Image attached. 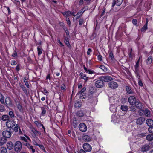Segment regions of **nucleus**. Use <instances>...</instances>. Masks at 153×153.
<instances>
[{
  "mask_svg": "<svg viewBox=\"0 0 153 153\" xmlns=\"http://www.w3.org/2000/svg\"><path fill=\"white\" fill-rule=\"evenodd\" d=\"M84 22V20L83 19H80L79 21V25H81Z\"/></svg>",
  "mask_w": 153,
  "mask_h": 153,
  "instance_id": "13d9d810",
  "label": "nucleus"
},
{
  "mask_svg": "<svg viewBox=\"0 0 153 153\" xmlns=\"http://www.w3.org/2000/svg\"><path fill=\"white\" fill-rule=\"evenodd\" d=\"M7 151V149L5 147H1L0 149L1 153H6Z\"/></svg>",
  "mask_w": 153,
  "mask_h": 153,
  "instance_id": "f704fd0d",
  "label": "nucleus"
},
{
  "mask_svg": "<svg viewBox=\"0 0 153 153\" xmlns=\"http://www.w3.org/2000/svg\"><path fill=\"white\" fill-rule=\"evenodd\" d=\"M145 119L143 117H140L138 118L137 120V123L139 125H141L145 121Z\"/></svg>",
  "mask_w": 153,
  "mask_h": 153,
  "instance_id": "2eb2a0df",
  "label": "nucleus"
},
{
  "mask_svg": "<svg viewBox=\"0 0 153 153\" xmlns=\"http://www.w3.org/2000/svg\"><path fill=\"white\" fill-rule=\"evenodd\" d=\"M14 149L16 152H19L22 148V144L20 141L16 142L14 144Z\"/></svg>",
  "mask_w": 153,
  "mask_h": 153,
  "instance_id": "f257e3e1",
  "label": "nucleus"
},
{
  "mask_svg": "<svg viewBox=\"0 0 153 153\" xmlns=\"http://www.w3.org/2000/svg\"><path fill=\"white\" fill-rule=\"evenodd\" d=\"M16 124L15 123L13 120H9L7 121L6 125L8 128H11L13 127Z\"/></svg>",
  "mask_w": 153,
  "mask_h": 153,
  "instance_id": "6e6552de",
  "label": "nucleus"
},
{
  "mask_svg": "<svg viewBox=\"0 0 153 153\" xmlns=\"http://www.w3.org/2000/svg\"><path fill=\"white\" fill-rule=\"evenodd\" d=\"M134 104L136 107L139 109H140L142 108V104L139 101H137Z\"/></svg>",
  "mask_w": 153,
  "mask_h": 153,
  "instance_id": "aec40b11",
  "label": "nucleus"
},
{
  "mask_svg": "<svg viewBox=\"0 0 153 153\" xmlns=\"http://www.w3.org/2000/svg\"><path fill=\"white\" fill-rule=\"evenodd\" d=\"M12 56L13 57H15L17 56V53L16 51H14L13 54Z\"/></svg>",
  "mask_w": 153,
  "mask_h": 153,
  "instance_id": "0e129e2a",
  "label": "nucleus"
},
{
  "mask_svg": "<svg viewBox=\"0 0 153 153\" xmlns=\"http://www.w3.org/2000/svg\"><path fill=\"white\" fill-rule=\"evenodd\" d=\"M128 101L130 105H133L137 102L136 99L134 96H131L128 98Z\"/></svg>",
  "mask_w": 153,
  "mask_h": 153,
  "instance_id": "423d86ee",
  "label": "nucleus"
},
{
  "mask_svg": "<svg viewBox=\"0 0 153 153\" xmlns=\"http://www.w3.org/2000/svg\"><path fill=\"white\" fill-rule=\"evenodd\" d=\"M83 13V9L81 10L77 13L76 15V19L79 18L80 17V16L82 15Z\"/></svg>",
  "mask_w": 153,
  "mask_h": 153,
  "instance_id": "c756f323",
  "label": "nucleus"
},
{
  "mask_svg": "<svg viewBox=\"0 0 153 153\" xmlns=\"http://www.w3.org/2000/svg\"><path fill=\"white\" fill-rule=\"evenodd\" d=\"M81 105L79 102H76L75 104V106L76 108H79L80 107Z\"/></svg>",
  "mask_w": 153,
  "mask_h": 153,
  "instance_id": "79ce46f5",
  "label": "nucleus"
},
{
  "mask_svg": "<svg viewBox=\"0 0 153 153\" xmlns=\"http://www.w3.org/2000/svg\"><path fill=\"white\" fill-rule=\"evenodd\" d=\"M34 139H33V145L38 146L40 142L39 139L37 137H35Z\"/></svg>",
  "mask_w": 153,
  "mask_h": 153,
  "instance_id": "4468645a",
  "label": "nucleus"
},
{
  "mask_svg": "<svg viewBox=\"0 0 153 153\" xmlns=\"http://www.w3.org/2000/svg\"><path fill=\"white\" fill-rule=\"evenodd\" d=\"M35 124L39 128L42 125V124H41L39 122L36 121L34 122Z\"/></svg>",
  "mask_w": 153,
  "mask_h": 153,
  "instance_id": "37998d69",
  "label": "nucleus"
},
{
  "mask_svg": "<svg viewBox=\"0 0 153 153\" xmlns=\"http://www.w3.org/2000/svg\"><path fill=\"white\" fill-rule=\"evenodd\" d=\"M92 51V50L91 48H88L87 52V54L88 55H89L90 54V52H91Z\"/></svg>",
  "mask_w": 153,
  "mask_h": 153,
  "instance_id": "69168bd1",
  "label": "nucleus"
},
{
  "mask_svg": "<svg viewBox=\"0 0 153 153\" xmlns=\"http://www.w3.org/2000/svg\"><path fill=\"white\" fill-rule=\"evenodd\" d=\"M95 85L97 88H101L104 85V83L102 79L98 80L95 82Z\"/></svg>",
  "mask_w": 153,
  "mask_h": 153,
  "instance_id": "f03ea898",
  "label": "nucleus"
},
{
  "mask_svg": "<svg viewBox=\"0 0 153 153\" xmlns=\"http://www.w3.org/2000/svg\"><path fill=\"white\" fill-rule=\"evenodd\" d=\"M38 146L42 150H43L44 152H46L45 148L42 145H40L39 144Z\"/></svg>",
  "mask_w": 153,
  "mask_h": 153,
  "instance_id": "8fccbe9b",
  "label": "nucleus"
},
{
  "mask_svg": "<svg viewBox=\"0 0 153 153\" xmlns=\"http://www.w3.org/2000/svg\"><path fill=\"white\" fill-rule=\"evenodd\" d=\"M109 56V57L111 58L112 59L113 58H114L113 54V53L111 52L110 53Z\"/></svg>",
  "mask_w": 153,
  "mask_h": 153,
  "instance_id": "e2e57ef3",
  "label": "nucleus"
},
{
  "mask_svg": "<svg viewBox=\"0 0 153 153\" xmlns=\"http://www.w3.org/2000/svg\"><path fill=\"white\" fill-rule=\"evenodd\" d=\"M7 147L8 149L11 150L13 148V144L11 142H8L7 144Z\"/></svg>",
  "mask_w": 153,
  "mask_h": 153,
  "instance_id": "a211bd4d",
  "label": "nucleus"
},
{
  "mask_svg": "<svg viewBox=\"0 0 153 153\" xmlns=\"http://www.w3.org/2000/svg\"><path fill=\"white\" fill-rule=\"evenodd\" d=\"M76 114L79 117H82L84 115V114L82 111H80L77 112Z\"/></svg>",
  "mask_w": 153,
  "mask_h": 153,
  "instance_id": "58836bf2",
  "label": "nucleus"
},
{
  "mask_svg": "<svg viewBox=\"0 0 153 153\" xmlns=\"http://www.w3.org/2000/svg\"><path fill=\"white\" fill-rule=\"evenodd\" d=\"M5 102L6 104L7 105H10L11 104L10 100L9 97H7L6 98Z\"/></svg>",
  "mask_w": 153,
  "mask_h": 153,
  "instance_id": "bb28decb",
  "label": "nucleus"
},
{
  "mask_svg": "<svg viewBox=\"0 0 153 153\" xmlns=\"http://www.w3.org/2000/svg\"><path fill=\"white\" fill-rule=\"evenodd\" d=\"M83 68L84 69L85 71V72L87 73L88 72V73L89 74H93L94 73V71L93 70H90L89 69L88 70L85 65L84 66Z\"/></svg>",
  "mask_w": 153,
  "mask_h": 153,
  "instance_id": "cd10ccee",
  "label": "nucleus"
},
{
  "mask_svg": "<svg viewBox=\"0 0 153 153\" xmlns=\"http://www.w3.org/2000/svg\"><path fill=\"white\" fill-rule=\"evenodd\" d=\"M83 147L85 151L86 152H89L92 149L91 146L88 143H85L84 144Z\"/></svg>",
  "mask_w": 153,
  "mask_h": 153,
  "instance_id": "20e7f679",
  "label": "nucleus"
},
{
  "mask_svg": "<svg viewBox=\"0 0 153 153\" xmlns=\"http://www.w3.org/2000/svg\"><path fill=\"white\" fill-rule=\"evenodd\" d=\"M63 15L65 17H68L72 15V13L69 11L65 12L62 13Z\"/></svg>",
  "mask_w": 153,
  "mask_h": 153,
  "instance_id": "393cba45",
  "label": "nucleus"
},
{
  "mask_svg": "<svg viewBox=\"0 0 153 153\" xmlns=\"http://www.w3.org/2000/svg\"><path fill=\"white\" fill-rule=\"evenodd\" d=\"M46 107H47V106H46L45 107H42L41 108V109L42 110V112L41 113L42 115V116H44L45 114L46 113Z\"/></svg>",
  "mask_w": 153,
  "mask_h": 153,
  "instance_id": "72a5a7b5",
  "label": "nucleus"
},
{
  "mask_svg": "<svg viewBox=\"0 0 153 153\" xmlns=\"http://www.w3.org/2000/svg\"><path fill=\"white\" fill-rule=\"evenodd\" d=\"M148 130L149 132L153 134V126L149 127L148 129Z\"/></svg>",
  "mask_w": 153,
  "mask_h": 153,
  "instance_id": "09e8293b",
  "label": "nucleus"
},
{
  "mask_svg": "<svg viewBox=\"0 0 153 153\" xmlns=\"http://www.w3.org/2000/svg\"><path fill=\"white\" fill-rule=\"evenodd\" d=\"M138 84L140 86H143V83H142V81L141 80H138Z\"/></svg>",
  "mask_w": 153,
  "mask_h": 153,
  "instance_id": "052dcab7",
  "label": "nucleus"
},
{
  "mask_svg": "<svg viewBox=\"0 0 153 153\" xmlns=\"http://www.w3.org/2000/svg\"><path fill=\"white\" fill-rule=\"evenodd\" d=\"M140 59V58H139V59L136 62V64L135 66V70L134 71H135V73H137L138 72H139V67Z\"/></svg>",
  "mask_w": 153,
  "mask_h": 153,
  "instance_id": "f3484780",
  "label": "nucleus"
},
{
  "mask_svg": "<svg viewBox=\"0 0 153 153\" xmlns=\"http://www.w3.org/2000/svg\"><path fill=\"white\" fill-rule=\"evenodd\" d=\"M86 90V88H83L77 94L78 95H81Z\"/></svg>",
  "mask_w": 153,
  "mask_h": 153,
  "instance_id": "a18cd8bd",
  "label": "nucleus"
},
{
  "mask_svg": "<svg viewBox=\"0 0 153 153\" xmlns=\"http://www.w3.org/2000/svg\"><path fill=\"white\" fill-rule=\"evenodd\" d=\"M135 73L136 74V75L137 78H138L139 79H140V76L139 74V72H138L137 73Z\"/></svg>",
  "mask_w": 153,
  "mask_h": 153,
  "instance_id": "338daca9",
  "label": "nucleus"
},
{
  "mask_svg": "<svg viewBox=\"0 0 153 153\" xmlns=\"http://www.w3.org/2000/svg\"><path fill=\"white\" fill-rule=\"evenodd\" d=\"M150 149V146L146 144L143 145L141 148V151L143 152L148 151Z\"/></svg>",
  "mask_w": 153,
  "mask_h": 153,
  "instance_id": "9d476101",
  "label": "nucleus"
},
{
  "mask_svg": "<svg viewBox=\"0 0 153 153\" xmlns=\"http://www.w3.org/2000/svg\"><path fill=\"white\" fill-rule=\"evenodd\" d=\"M108 86L110 88L114 89L118 87V85L116 82L111 81L108 83Z\"/></svg>",
  "mask_w": 153,
  "mask_h": 153,
  "instance_id": "39448f33",
  "label": "nucleus"
},
{
  "mask_svg": "<svg viewBox=\"0 0 153 153\" xmlns=\"http://www.w3.org/2000/svg\"><path fill=\"white\" fill-rule=\"evenodd\" d=\"M142 112L144 113L145 116L147 117H149L150 115V112L147 109H143L142 110Z\"/></svg>",
  "mask_w": 153,
  "mask_h": 153,
  "instance_id": "412c9836",
  "label": "nucleus"
},
{
  "mask_svg": "<svg viewBox=\"0 0 153 153\" xmlns=\"http://www.w3.org/2000/svg\"><path fill=\"white\" fill-rule=\"evenodd\" d=\"M83 140L86 142H89L91 140V137L87 135H85L83 137Z\"/></svg>",
  "mask_w": 153,
  "mask_h": 153,
  "instance_id": "5701e85b",
  "label": "nucleus"
},
{
  "mask_svg": "<svg viewBox=\"0 0 153 153\" xmlns=\"http://www.w3.org/2000/svg\"><path fill=\"white\" fill-rule=\"evenodd\" d=\"M121 109L123 111H127L128 108L127 106L124 105H122L121 107Z\"/></svg>",
  "mask_w": 153,
  "mask_h": 153,
  "instance_id": "7c9ffc66",
  "label": "nucleus"
},
{
  "mask_svg": "<svg viewBox=\"0 0 153 153\" xmlns=\"http://www.w3.org/2000/svg\"><path fill=\"white\" fill-rule=\"evenodd\" d=\"M123 0H114L112 4V7H113L115 4L119 6L122 4Z\"/></svg>",
  "mask_w": 153,
  "mask_h": 153,
  "instance_id": "9b49d317",
  "label": "nucleus"
},
{
  "mask_svg": "<svg viewBox=\"0 0 153 153\" xmlns=\"http://www.w3.org/2000/svg\"><path fill=\"white\" fill-rule=\"evenodd\" d=\"M79 128L80 130L83 132H85L87 129V127L86 125L83 123L79 124Z\"/></svg>",
  "mask_w": 153,
  "mask_h": 153,
  "instance_id": "1a4fd4ad",
  "label": "nucleus"
},
{
  "mask_svg": "<svg viewBox=\"0 0 153 153\" xmlns=\"http://www.w3.org/2000/svg\"><path fill=\"white\" fill-rule=\"evenodd\" d=\"M9 118V117L8 115H4L2 116V120L3 121H5L7 120Z\"/></svg>",
  "mask_w": 153,
  "mask_h": 153,
  "instance_id": "a19ab883",
  "label": "nucleus"
},
{
  "mask_svg": "<svg viewBox=\"0 0 153 153\" xmlns=\"http://www.w3.org/2000/svg\"><path fill=\"white\" fill-rule=\"evenodd\" d=\"M14 130L15 132L18 131V126H17V125H16V126L14 128Z\"/></svg>",
  "mask_w": 153,
  "mask_h": 153,
  "instance_id": "bf43d9fd",
  "label": "nucleus"
},
{
  "mask_svg": "<svg viewBox=\"0 0 153 153\" xmlns=\"http://www.w3.org/2000/svg\"><path fill=\"white\" fill-rule=\"evenodd\" d=\"M147 125L150 127L153 126V120L150 119H147L146 122Z\"/></svg>",
  "mask_w": 153,
  "mask_h": 153,
  "instance_id": "dca6fc26",
  "label": "nucleus"
},
{
  "mask_svg": "<svg viewBox=\"0 0 153 153\" xmlns=\"http://www.w3.org/2000/svg\"><path fill=\"white\" fill-rule=\"evenodd\" d=\"M147 29V25L145 24L144 26L141 29L142 32L145 31Z\"/></svg>",
  "mask_w": 153,
  "mask_h": 153,
  "instance_id": "ea45409f",
  "label": "nucleus"
},
{
  "mask_svg": "<svg viewBox=\"0 0 153 153\" xmlns=\"http://www.w3.org/2000/svg\"><path fill=\"white\" fill-rule=\"evenodd\" d=\"M9 114L10 117L11 118H13L15 117L13 111H9Z\"/></svg>",
  "mask_w": 153,
  "mask_h": 153,
  "instance_id": "c03bdc74",
  "label": "nucleus"
},
{
  "mask_svg": "<svg viewBox=\"0 0 153 153\" xmlns=\"http://www.w3.org/2000/svg\"><path fill=\"white\" fill-rule=\"evenodd\" d=\"M98 60L100 61H101L102 60V57L100 55H98Z\"/></svg>",
  "mask_w": 153,
  "mask_h": 153,
  "instance_id": "680f3d73",
  "label": "nucleus"
},
{
  "mask_svg": "<svg viewBox=\"0 0 153 153\" xmlns=\"http://www.w3.org/2000/svg\"><path fill=\"white\" fill-rule=\"evenodd\" d=\"M7 140L5 138H1L0 139V145H2L6 142Z\"/></svg>",
  "mask_w": 153,
  "mask_h": 153,
  "instance_id": "c85d7f7f",
  "label": "nucleus"
},
{
  "mask_svg": "<svg viewBox=\"0 0 153 153\" xmlns=\"http://www.w3.org/2000/svg\"><path fill=\"white\" fill-rule=\"evenodd\" d=\"M43 90L42 91L43 92V93L45 94H47V95L48 94V91H47V90L45 89V88H43Z\"/></svg>",
  "mask_w": 153,
  "mask_h": 153,
  "instance_id": "5fc2aeb1",
  "label": "nucleus"
},
{
  "mask_svg": "<svg viewBox=\"0 0 153 153\" xmlns=\"http://www.w3.org/2000/svg\"><path fill=\"white\" fill-rule=\"evenodd\" d=\"M16 62L15 61H12L11 62L12 65H15L16 64Z\"/></svg>",
  "mask_w": 153,
  "mask_h": 153,
  "instance_id": "774afa93",
  "label": "nucleus"
},
{
  "mask_svg": "<svg viewBox=\"0 0 153 153\" xmlns=\"http://www.w3.org/2000/svg\"><path fill=\"white\" fill-rule=\"evenodd\" d=\"M16 105L17 108L19 111L20 112H22L23 111V109L22 105L18 102H16Z\"/></svg>",
  "mask_w": 153,
  "mask_h": 153,
  "instance_id": "6ab92c4d",
  "label": "nucleus"
},
{
  "mask_svg": "<svg viewBox=\"0 0 153 153\" xmlns=\"http://www.w3.org/2000/svg\"><path fill=\"white\" fill-rule=\"evenodd\" d=\"M146 138L149 141L152 140H153V134H149L146 136Z\"/></svg>",
  "mask_w": 153,
  "mask_h": 153,
  "instance_id": "a878e982",
  "label": "nucleus"
},
{
  "mask_svg": "<svg viewBox=\"0 0 153 153\" xmlns=\"http://www.w3.org/2000/svg\"><path fill=\"white\" fill-rule=\"evenodd\" d=\"M137 20L136 19H133L132 20L133 23L134 25L135 26H137Z\"/></svg>",
  "mask_w": 153,
  "mask_h": 153,
  "instance_id": "864d4df0",
  "label": "nucleus"
},
{
  "mask_svg": "<svg viewBox=\"0 0 153 153\" xmlns=\"http://www.w3.org/2000/svg\"><path fill=\"white\" fill-rule=\"evenodd\" d=\"M80 76L84 80H86V81L88 80V77H87L86 75L84 74L82 72L80 73Z\"/></svg>",
  "mask_w": 153,
  "mask_h": 153,
  "instance_id": "b1692460",
  "label": "nucleus"
},
{
  "mask_svg": "<svg viewBox=\"0 0 153 153\" xmlns=\"http://www.w3.org/2000/svg\"><path fill=\"white\" fill-rule=\"evenodd\" d=\"M20 137L21 139L22 140L24 141L25 142L27 141V139L25 137L23 136H21Z\"/></svg>",
  "mask_w": 153,
  "mask_h": 153,
  "instance_id": "4d7b16f0",
  "label": "nucleus"
},
{
  "mask_svg": "<svg viewBox=\"0 0 153 153\" xmlns=\"http://www.w3.org/2000/svg\"><path fill=\"white\" fill-rule=\"evenodd\" d=\"M5 110L4 107V106L0 105V112H2L4 111Z\"/></svg>",
  "mask_w": 153,
  "mask_h": 153,
  "instance_id": "de8ad7c7",
  "label": "nucleus"
},
{
  "mask_svg": "<svg viewBox=\"0 0 153 153\" xmlns=\"http://www.w3.org/2000/svg\"><path fill=\"white\" fill-rule=\"evenodd\" d=\"M37 49L38 55H39L42 53V50L39 47H37Z\"/></svg>",
  "mask_w": 153,
  "mask_h": 153,
  "instance_id": "49530a36",
  "label": "nucleus"
},
{
  "mask_svg": "<svg viewBox=\"0 0 153 153\" xmlns=\"http://www.w3.org/2000/svg\"><path fill=\"white\" fill-rule=\"evenodd\" d=\"M2 135L4 137L9 138L11 137V134L10 131H6L3 132Z\"/></svg>",
  "mask_w": 153,
  "mask_h": 153,
  "instance_id": "f8f14e48",
  "label": "nucleus"
},
{
  "mask_svg": "<svg viewBox=\"0 0 153 153\" xmlns=\"http://www.w3.org/2000/svg\"><path fill=\"white\" fill-rule=\"evenodd\" d=\"M25 145L30 150H31L33 153L35 152V150L34 149L33 147L29 143H25Z\"/></svg>",
  "mask_w": 153,
  "mask_h": 153,
  "instance_id": "ddd939ff",
  "label": "nucleus"
},
{
  "mask_svg": "<svg viewBox=\"0 0 153 153\" xmlns=\"http://www.w3.org/2000/svg\"><path fill=\"white\" fill-rule=\"evenodd\" d=\"M99 68L105 71H106L107 70V69L106 67L103 65H100L99 67Z\"/></svg>",
  "mask_w": 153,
  "mask_h": 153,
  "instance_id": "3c124183",
  "label": "nucleus"
},
{
  "mask_svg": "<svg viewBox=\"0 0 153 153\" xmlns=\"http://www.w3.org/2000/svg\"><path fill=\"white\" fill-rule=\"evenodd\" d=\"M0 101L2 104H4V97L1 93H0Z\"/></svg>",
  "mask_w": 153,
  "mask_h": 153,
  "instance_id": "c9c22d12",
  "label": "nucleus"
},
{
  "mask_svg": "<svg viewBox=\"0 0 153 153\" xmlns=\"http://www.w3.org/2000/svg\"><path fill=\"white\" fill-rule=\"evenodd\" d=\"M20 86L22 88V90L25 94H27V90L26 88L23 85L20 84Z\"/></svg>",
  "mask_w": 153,
  "mask_h": 153,
  "instance_id": "473e14b6",
  "label": "nucleus"
},
{
  "mask_svg": "<svg viewBox=\"0 0 153 153\" xmlns=\"http://www.w3.org/2000/svg\"><path fill=\"white\" fill-rule=\"evenodd\" d=\"M24 81L26 86L28 88H29L30 87V86L28 84V82L27 81V79L26 77L24 78Z\"/></svg>",
  "mask_w": 153,
  "mask_h": 153,
  "instance_id": "4c0bfd02",
  "label": "nucleus"
},
{
  "mask_svg": "<svg viewBox=\"0 0 153 153\" xmlns=\"http://www.w3.org/2000/svg\"><path fill=\"white\" fill-rule=\"evenodd\" d=\"M64 42L65 44L67 45V46L68 47H70V45L69 43V42L68 38L67 37H65V38L64 40Z\"/></svg>",
  "mask_w": 153,
  "mask_h": 153,
  "instance_id": "2f4dec72",
  "label": "nucleus"
},
{
  "mask_svg": "<svg viewBox=\"0 0 153 153\" xmlns=\"http://www.w3.org/2000/svg\"><path fill=\"white\" fill-rule=\"evenodd\" d=\"M66 20L67 22V23L68 24L69 26H70L71 24V22L69 19V18H66Z\"/></svg>",
  "mask_w": 153,
  "mask_h": 153,
  "instance_id": "603ef678",
  "label": "nucleus"
},
{
  "mask_svg": "<svg viewBox=\"0 0 153 153\" xmlns=\"http://www.w3.org/2000/svg\"><path fill=\"white\" fill-rule=\"evenodd\" d=\"M130 111H132L133 112L135 111L136 110L135 108L134 107V106H131L130 107Z\"/></svg>",
  "mask_w": 153,
  "mask_h": 153,
  "instance_id": "6e6d98bb",
  "label": "nucleus"
},
{
  "mask_svg": "<svg viewBox=\"0 0 153 153\" xmlns=\"http://www.w3.org/2000/svg\"><path fill=\"white\" fill-rule=\"evenodd\" d=\"M31 131L33 134V136L34 138L37 137L38 135H40L41 134L40 132H39L34 128H31Z\"/></svg>",
  "mask_w": 153,
  "mask_h": 153,
  "instance_id": "0eeeda50",
  "label": "nucleus"
},
{
  "mask_svg": "<svg viewBox=\"0 0 153 153\" xmlns=\"http://www.w3.org/2000/svg\"><path fill=\"white\" fill-rule=\"evenodd\" d=\"M152 59L151 56H149L147 60V63L148 64H150L152 62Z\"/></svg>",
  "mask_w": 153,
  "mask_h": 153,
  "instance_id": "e433bc0d",
  "label": "nucleus"
},
{
  "mask_svg": "<svg viewBox=\"0 0 153 153\" xmlns=\"http://www.w3.org/2000/svg\"><path fill=\"white\" fill-rule=\"evenodd\" d=\"M126 91L127 93L129 94H132L133 93V91L128 86L126 87Z\"/></svg>",
  "mask_w": 153,
  "mask_h": 153,
  "instance_id": "4be33fe9",
  "label": "nucleus"
},
{
  "mask_svg": "<svg viewBox=\"0 0 153 153\" xmlns=\"http://www.w3.org/2000/svg\"><path fill=\"white\" fill-rule=\"evenodd\" d=\"M100 79H102L103 81L108 82L113 80L112 78L110 76L106 75L101 76L100 77Z\"/></svg>",
  "mask_w": 153,
  "mask_h": 153,
  "instance_id": "7ed1b4c3",
  "label": "nucleus"
}]
</instances>
